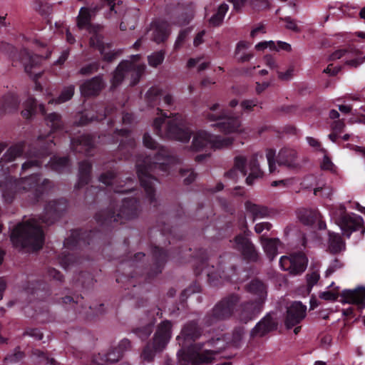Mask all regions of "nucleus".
I'll use <instances>...</instances> for the list:
<instances>
[{"label": "nucleus", "instance_id": "1", "mask_svg": "<svg viewBox=\"0 0 365 365\" xmlns=\"http://www.w3.org/2000/svg\"><path fill=\"white\" fill-rule=\"evenodd\" d=\"M143 141L146 148L158 150L155 162L151 163V159L149 157L143 159L140 158L136 162L137 173L141 186L144 188L147 197L152 203L155 200V185L157 179L153 178L150 173H155L158 168L164 170L165 165L170 162V155L164 148L160 147L148 133L144 134Z\"/></svg>", "mask_w": 365, "mask_h": 365}, {"label": "nucleus", "instance_id": "2", "mask_svg": "<svg viewBox=\"0 0 365 365\" xmlns=\"http://www.w3.org/2000/svg\"><path fill=\"white\" fill-rule=\"evenodd\" d=\"M11 240L16 247L38 250L43 245L44 234L38 220L31 218L14 229Z\"/></svg>", "mask_w": 365, "mask_h": 365}, {"label": "nucleus", "instance_id": "3", "mask_svg": "<svg viewBox=\"0 0 365 365\" xmlns=\"http://www.w3.org/2000/svg\"><path fill=\"white\" fill-rule=\"evenodd\" d=\"M49 182L47 179L41 180L38 175H31L19 179L9 178L2 187V195L6 202H11L16 194L31 192L34 200H37Z\"/></svg>", "mask_w": 365, "mask_h": 365}, {"label": "nucleus", "instance_id": "4", "mask_svg": "<svg viewBox=\"0 0 365 365\" xmlns=\"http://www.w3.org/2000/svg\"><path fill=\"white\" fill-rule=\"evenodd\" d=\"M210 344L215 349L212 350H204L200 352L202 346L195 344L187 350L181 349L178 351L177 356L180 365H200L202 364H210L213 361L215 356L220 353L227 346V343L223 338L212 339Z\"/></svg>", "mask_w": 365, "mask_h": 365}, {"label": "nucleus", "instance_id": "5", "mask_svg": "<svg viewBox=\"0 0 365 365\" xmlns=\"http://www.w3.org/2000/svg\"><path fill=\"white\" fill-rule=\"evenodd\" d=\"M156 118L153 122V127L158 135L163 138L176 140L182 143L188 142L190 138V132L185 127L184 119L181 115L175 114L167 120L165 130H161V126L168 115L163 113Z\"/></svg>", "mask_w": 365, "mask_h": 365}, {"label": "nucleus", "instance_id": "6", "mask_svg": "<svg viewBox=\"0 0 365 365\" xmlns=\"http://www.w3.org/2000/svg\"><path fill=\"white\" fill-rule=\"evenodd\" d=\"M139 211V205L137 200L134 198H128L124 199L115 210L98 213L96 218L97 221L103 224L111 222L124 223L127 220L136 217Z\"/></svg>", "mask_w": 365, "mask_h": 365}, {"label": "nucleus", "instance_id": "7", "mask_svg": "<svg viewBox=\"0 0 365 365\" xmlns=\"http://www.w3.org/2000/svg\"><path fill=\"white\" fill-rule=\"evenodd\" d=\"M171 323L165 320L160 324L155 334L152 344H148L142 353V358L151 361L157 352L162 351L171 338Z\"/></svg>", "mask_w": 365, "mask_h": 365}, {"label": "nucleus", "instance_id": "8", "mask_svg": "<svg viewBox=\"0 0 365 365\" xmlns=\"http://www.w3.org/2000/svg\"><path fill=\"white\" fill-rule=\"evenodd\" d=\"M239 301L240 297L236 294H231L223 298L205 317V324L212 326L220 321L229 319L234 313V310Z\"/></svg>", "mask_w": 365, "mask_h": 365}, {"label": "nucleus", "instance_id": "9", "mask_svg": "<svg viewBox=\"0 0 365 365\" xmlns=\"http://www.w3.org/2000/svg\"><path fill=\"white\" fill-rule=\"evenodd\" d=\"M145 68L143 64H136L129 61H122L114 71L111 83L113 87L118 86L125 78H130V84L135 85L140 80Z\"/></svg>", "mask_w": 365, "mask_h": 365}, {"label": "nucleus", "instance_id": "10", "mask_svg": "<svg viewBox=\"0 0 365 365\" xmlns=\"http://www.w3.org/2000/svg\"><path fill=\"white\" fill-rule=\"evenodd\" d=\"M251 232L245 231L244 235H237L233 240V248L240 252L243 257L249 261L256 262L259 258L258 252L248 237Z\"/></svg>", "mask_w": 365, "mask_h": 365}, {"label": "nucleus", "instance_id": "11", "mask_svg": "<svg viewBox=\"0 0 365 365\" xmlns=\"http://www.w3.org/2000/svg\"><path fill=\"white\" fill-rule=\"evenodd\" d=\"M279 264L283 270L288 272L290 274L298 275L305 271L307 259L301 253L282 256L280 258Z\"/></svg>", "mask_w": 365, "mask_h": 365}, {"label": "nucleus", "instance_id": "12", "mask_svg": "<svg viewBox=\"0 0 365 365\" xmlns=\"http://www.w3.org/2000/svg\"><path fill=\"white\" fill-rule=\"evenodd\" d=\"M307 307L300 302H292L287 309L284 324L287 329H291L299 324L306 317Z\"/></svg>", "mask_w": 365, "mask_h": 365}, {"label": "nucleus", "instance_id": "13", "mask_svg": "<svg viewBox=\"0 0 365 365\" xmlns=\"http://www.w3.org/2000/svg\"><path fill=\"white\" fill-rule=\"evenodd\" d=\"M277 162L279 165L285 166L290 170H299L302 167L297 150L289 147H284L279 150Z\"/></svg>", "mask_w": 365, "mask_h": 365}, {"label": "nucleus", "instance_id": "14", "mask_svg": "<svg viewBox=\"0 0 365 365\" xmlns=\"http://www.w3.org/2000/svg\"><path fill=\"white\" fill-rule=\"evenodd\" d=\"M263 304L262 301L254 299L242 303L238 312L239 319L244 323H247L262 311Z\"/></svg>", "mask_w": 365, "mask_h": 365}, {"label": "nucleus", "instance_id": "15", "mask_svg": "<svg viewBox=\"0 0 365 365\" xmlns=\"http://www.w3.org/2000/svg\"><path fill=\"white\" fill-rule=\"evenodd\" d=\"M364 220L362 217L356 214L351 213L344 215L337 220V225L341 227L344 235L350 237L353 231H356L362 227Z\"/></svg>", "mask_w": 365, "mask_h": 365}, {"label": "nucleus", "instance_id": "16", "mask_svg": "<svg viewBox=\"0 0 365 365\" xmlns=\"http://www.w3.org/2000/svg\"><path fill=\"white\" fill-rule=\"evenodd\" d=\"M66 208V202L64 200L49 202L44 209L43 215L41 217V222L52 224L58 215Z\"/></svg>", "mask_w": 365, "mask_h": 365}, {"label": "nucleus", "instance_id": "17", "mask_svg": "<svg viewBox=\"0 0 365 365\" xmlns=\"http://www.w3.org/2000/svg\"><path fill=\"white\" fill-rule=\"evenodd\" d=\"M213 126L218 128L220 131L226 134L245 132L239 117L228 116L227 114L221 121L214 124Z\"/></svg>", "mask_w": 365, "mask_h": 365}, {"label": "nucleus", "instance_id": "18", "mask_svg": "<svg viewBox=\"0 0 365 365\" xmlns=\"http://www.w3.org/2000/svg\"><path fill=\"white\" fill-rule=\"evenodd\" d=\"M19 57L25 72L29 75L34 74L35 76H38V74L36 73L34 70L40 66L43 59L42 57L33 54L26 48L21 50Z\"/></svg>", "mask_w": 365, "mask_h": 365}, {"label": "nucleus", "instance_id": "19", "mask_svg": "<svg viewBox=\"0 0 365 365\" xmlns=\"http://www.w3.org/2000/svg\"><path fill=\"white\" fill-rule=\"evenodd\" d=\"M277 320L272 317L271 314H267L252 329L250 332L251 336H264L267 333L275 330L277 328Z\"/></svg>", "mask_w": 365, "mask_h": 365}, {"label": "nucleus", "instance_id": "20", "mask_svg": "<svg viewBox=\"0 0 365 365\" xmlns=\"http://www.w3.org/2000/svg\"><path fill=\"white\" fill-rule=\"evenodd\" d=\"M213 135L204 130H198L193 133L191 149L200 151L212 148Z\"/></svg>", "mask_w": 365, "mask_h": 365}, {"label": "nucleus", "instance_id": "21", "mask_svg": "<svg viewBox=\"0 0 365 365\" xmlns=\"http://www.w3.org/2000/svg\"><path fill=\"white\" fill-rule=\"evenodd\" d=\"M297 217L301 222L306 225H311L319 222V228L325 229L326 224L321 221V215L317 210L300 208L297 212Z\"/></svg>", "mask_w": 365, "mask_h": 365}, {"label": "nucleus", "instance_id": "22", "mask_svg": "<svg viewBox=\"0 0 365 365\" xmlns=\"http://www.w3.org/2000/svg\"><path fill=\"white\" fill-rule=\"evenodd\" d=\"M92 17V14L89 13V10L86 6L81 7L77 17V26L79 29H86L92 34L91 36H94L96 34H100L101 27L91 24V20Z\"/></svg>", "mask_w": 365, "mask_h": 365}, {"label": "nucleus", "instance_id": "23", "mask_svg": "<svg viewBox=\"0 0 365 365\" xmlns=\"http://www.w3.org/2000/svg\"><path fill=\"white\" fill-rule=\"evenodd\" d=\"M104 87L102 76H97L86 81L81 86V94L84 96L97 95Z\"/></svg>", "mask_w": 365, "mask_h": 365}, {"label": "nucleus", "instance_id": "24", "mask_svg": "<svg viewBox=\"0 0 365 365\" xmlns=\"http://www.w3.org/2000/svg\"><path fill=\"white\" fill-rule=\"evenodd\" d=\"M152 39L157 43L165 41L170 34L169 24L163 21H158L152 24Z\"/></svg>", "mask_w": 365, "mask_h": 365}, {"label": "nucleus", "instance_id": "25", "mask_svg": "<svg viewBox=\"0 0 365 365\" xmlns=\"http://www.w3.org/2000/svg\"><path fill=\"white\" fill-rule=\"evenodd\" d=\"M90 46L98 48L103 55V60L108 62L112 61L115 57V53L110 50V46L104 44L101 34L91 36Z\"/></svg>", "mask_w": 365, "mask_h": 365}, {"label": "nucleus", "instance_id": "26", "mask_svg": "<svg viewBox=\"0 0 365 365\" xmlns=\"http://www.w3.org/2000/svg\"><path fill=\"white\" fill-rule=\"evenodd\" d=\"M259 158L263 159L262 155L255 153L251 157L249 161L250 173L248 177L246 178V182L247 185H251L253 183L255 179L261 178L263 175V171L259 168Z\"/></svg>", "mask_w": 365, "mask_h": 365}, {"label": "nucleus", "instance_id": "27", "mask_svg": "<svg viewBox=\"0 0 365 365\" xmlns=\"http://www.w3.org/2000/svg\"><path fill=\"white\" fill-rule=\"evenodd\" d=\"M247 159L242 155H237L235 158L234 167L225 173V176L229 179L236 180L238 178V172L242 176L247 175L246 170Z\"/></svg>", "mask_w": 365, "mask_h": 365}, {"label": "nucleus", "instance_id": "28", "mask_svg": "<svg viewBox=\"0 0 365 365\" xmlns=\"http://www.w3.org/2000/svg\"><path fill=\"white\" fill-rule=\"evenodd\" d=\"M247 289L252 295L255 301L264 302L267 297V289L262 282L257 279L251 281L247 285Z\"/></svg>", "mask_w": 365, "mask_h": 365}, {"label": "nucleus", "instance_id": "29", "mask_svg": "<svg viewBox=\"0 0 365 365\" xmlns=\"http://www.w3.org/2000/svg\"><path fill=\"white\" fill-rule=\"evenodd\" d=\"M94 146L93 137L90 135H81L76 140L72 142L73 149L76 152H85L89 155L91 149Z\"/></svg>", "mask_w": 365, "mask_h": 365}, {"label": "nucleus", "instance_id": "30", "mask_svg": "<svg viewBox=\"0 0 365 365\" xmlns=\"http://www.w3.org/2000/svg\"><path fill=\"white\" fill-rule=\"evenodd\" d=\"M226 115V111L221 108L218 103L208 106L207 110L204 111L203 116L208 122L221 121Z\"/></svg>", "mask_w": 365, "mask_h": 365}, {"label": "nucleus", "instance_id": "31", "mask_svg": "<svg viewBox=\"0 0 365 365\" xmlns=\"http://www.w3.org/2000/svg\"><path fill=\"white\" fill-rule=\"evenodd\" d=\"M200 336L201 330L197 324L194 322H190L183 327L180 336H178V339H183L184 340L195 341Z\"/></svg>", "mask_w": 365, "mask_h": 365}, {"label": "nucleus", "instance_id": "32", "mask_svg": "<svg viewBox=\"0 0 365 365\" xmlns=\"http://www.w3.org/2000/svg\"><path fill=\"white\" fill-rule=\"evenodd\" d=\"M260 242L264 252L270 260H273L277 255V250L279 245V240L276 238H267L260 237Z\"/></svg>", "mask_w": 365, "mask_h": 365}, {"label": "nucleus", "instance_id": "33", "mask_svg": "<svg viewBox=\"0 0 365 365\" xmlns=\"http://www.w3.org/2000/svg\"><path fill=\"white\" fill-rule=\"evenodd\" d=\"M245 206L247 212L252 215L253 220L257 218H263L270 216L271 212L266 206L255 204L251 201L245 202Z\"/></svg>", "mask_w": 365, "mask_h": 365}, {"label": "nucleus", "instance_id": "34", "mask_svg": "<svg viewBox=\"0 0 365 365\" xmlns=\"http://www.w3.org/2000/svg\"><path fill=\"white\" fill-rule=\"evenodd\" d=\"M341 296L349 304H361L365 300V288L359 287L353 290H344Z\"/></svg>", "mask_w": 365, "mask_h": 365}, {"label": "nucleus", "instance_id": "35", "mask_svg": "<svg viewBox=\"0 0 365 365\" xmlns=\"http://www.w3.org/2000/svg\"><path fill=\"white\" fill-rule=\"evenodd\" d=\"M121 356V351L114 348L109 350L106 354H99L95 361L98 365H110L117 362Z\"/></svg>", "mask_w": 365, "mask_h": 365}, {"label": "nucleus", "instance_id": "36", "mask_svg": "<svg viewBox=\"0 0 365 365\" xmlns=\"http://www.w3.org/2000/svg\"><path fill=\"white\" fill-rule=\"evenodd\" d=\"M115 1L116 0H101L96 4H92L90 6L87 7L89 10V13L92 14V16H95L96 14L102 9L103 4H106L109 6L110 11L107 15V18H112L114 14L118 13L115 9Z\"/></svg>", "mask_w": 365, "mask_h": 365}, {"label": "nucleus", "instance_id": "37", "mask_svg": "<svg viewBox=\"0 0 365 365\" xmlns=\"http://www.w3.org/2000/svg\"><path fill=\"white\" fill-rule=\"evenodd\" d=\"M91 164L88 161H83L79 164L78 180L76 187L78 188L88 184L91 179Z\"/></svg>", "mask_w": 365, "mask_h": 365}, {"label": "nucleus", "instance_id": "38", "mask_svg": "<svg viewBox=\"0 0 365 365\" xmlns=\"http://www.w3.org/2000/svg\"><path fill=\"white\" fill-rule=\"evenodd\" d=\"M23 153V146L21 144H16L11 146L1 158V163H8L14 161L20 157Z\"/></svg>", "mask_w": 365, "mask_h": 365}, {"label": "nucleus", "instance_id": "39", "mask_svg": "<svg viewBox=\"0 0 365 365\" xmlns=\"http://www.w3.org/2000/svg\"><path fill=\"white\" fill-rule=\"evenodd\" d=\"M329 249L331 252L338 253L344 249L345 244L339 234L329 232Z\"/></svg>", "mask_w": 365, "mask_h": 365}, {"label": "nucleus", "instance_id": "40", "mask_svg": "<svg viewBox=\"0 0 365 365\" xmlns=\"http://www.w3.org/2000/svg\"><path fill=\"white\" fill-rule=\"evenodd\" d=\"M228 9L229 6L227 4H221L218 6L216 13L214 14L209 19V24L212 26H218L221 25Z\"/></svg>", "mask_w": 365, "mask_h": 365}, {"label": "nucleus", "instance_id": "41", "mask_svg": "<svg viewBox=\"0 0 365 365\" xmlns=\"http://www.w3.org/2000/svg\"><path fill=\"white\" fill-rule=\"evenodd\" d=\"M19 105L18 97L15 95L9 94L3 98L2 109L4 112L11 113L15 111Z\"/></svg>", "mask_w": 365, "mask_h": 365}, {"label": "nucleus", "instance_id": "42", "mask_svg": "<svg viewBox=\"0 0 365 365\" xmlns=\"http://www.w3.org/2000/svg\"><path fill=\"white\" fill-rule=\"evenodd\" d=\"M75 87L73 85L63 88L59 96L48 101L49 104H61L63 103L73 97L74 94Z\"/></svg>", "mask_w": 365, "mask_h": 365}, {"label": "nucleus", "instance_id": "43", "mask_svg": "<svg viewBox=\"0 0 365 365\" xmlns=\"http://www.w3.org/2000/svg\"><path fill=\"white\" fill-rule=\"evenodd\" d=\"M45 120L53 131L61 129L63 126V122L59 113H51L46 117Z\"/></svg>", "mask_w": 365, "mask_h": 365}, {"label": "nucleus", "instance_id": "44", "mask_svg": "<svg viewBox=\"0 0 365 365\" xmlns=\"http://www.w3.org/2000/svg\"><path fill=\"white\" fill-rule=\"evenodd\" d=\"M234 141L232 137L215 136L212 138V148L220 149L230 147Z\"/></svg>", "mask_w": 365, "mask_h": 365}, {"label": "nucleus", "instance_id": "45", "mask_svg": "<svg viewBox=\"0 0 365 365\" xmlns=\"http://www.w3.org/2000/svg\"><path fill=\"white\" fill-rule=\"evenodd\" d=\"M51 168L52 170L56 172H62L64 170L68 165V160L66 157L63 158H53L51 161Z\"/></svg>", "mask_w": 365, "mask_h": 365}, {"label": "nucleus", "instance_id": "46", "mask_svg": "<svg viewBox=\"0 0 365 365\" xmlns=\"http://www.w3.org/2000/svg\"><path fill=\"white\" fill-rule=\"evenodd\" d=\"M81 245L80 232L78 231L73 232L71 235L64 241L65 248L69 250H72L78 246H81Z\"/></svg>", "mask_w": 365, "mask_h": 365}, {"label": "nucleus", "instance_id": "47", "mask_svg": "<svg viewBox=\"0 0 365 365\" xmlns=\"http://www.w3.org/2000/svg\"><path fill=\"white\" fill-rule=\"evenodd\" d=\"M247 48V44L244 41H240L237 44L235 54L237 58L238 61L240 62H246L249 61L252 57V54L250 53L240 54V52L243 50H245Z\"/></svg>", "mask_w": 365, "mask_h": 365}, {"label": "nucleus", "instance_id": "48", "mask_svg": "<svg viewBox=\"0 0 365 365\" xmlns=\"http://www.w3.org/2000/svg\"><path fill=\"white\" fill-rule=\"evenodd\" d=\"M24 109L21 111V114L24 118L29 119L31 118L35 113L36 110V102L34 98H29L24 103Z\"/></svg>", "mask_w": 365, "mask_h": 365}, {"label": "nucleus", "instance_id": "49", "mask_svg": "<svg viewBox=\"0 0 365 365\" xmlns=\"http://www.w3.org/2000/svg\"><path fill=\"white\" fill-rule=\"evenodd\" d=\"M165 52L163 50L154 52L148 56V64L152 67L160 65L165 58Z\"/></svg>", "mask_w": 365, "mask_h": 365}, {"label": "nucleus", "instance_id": "50", "mask_svg": "<svg viewBox=\"0 0 365 365\" xmlns=\"http://www.w3.org/2000/svg\"><path fill=\"white\" fill-rule=\"evenodd\" d=\"M65 251L59 257V263L64 269H68L78 262V259L73 254L67 253Z\"/></svg>", "mask_w": 365, "mask_h": 365}, {"label": "nucleus", "instance_id": "51", "mask_svg": "<svg viewBox=\"0 0 365 365\" xmlns=\"http://www.w3.org/2000/svg\"><path fill=\"white\" fill-rule=\"evenodd\" d=\"M249 5L255 11H263L270 7V3L268 0H251Z\"/></svg>", "mask_w": 365, "mask_h": 365}, {"label": "nucleus", "instance_id": "52", "mask_svg": "<svg viewBox=\"0 0 365 365\" xmlns=\"http://www.w3.org/2000/svg\"><path fill=\"white\" fill-rule=\"evenodd\" d=\"M275 158L276 154L274 150L268 149L266 150V158L268 163L269 171L270 173H274L277 170Z\"/></svg>", "mask_w": 365, "mask_h": 365}, {"label": "nucleus", "instance_id": "53", "mask_svg": "<svg viewBox=\"0 0 365 365\" xmlns=\"http://www.w3.org/2000/svg\"><path fill=\"white\" fill-rule=\"evenodd\" d=\"M116 174L114 171H108L99 176V181L106 185H113L115 181Z\"/></svg>", "mask_w": 365, "mask_h": 365}, {"label": "nucleus", "instance_id": "54", "mask_svg": "<svg viewBox=\"0 0 365 365\" xmlns=\"http://www.w3.org/2000/svg\"><path fill=\"white\" fill-rule=\"evenodd\" d=\"M353 53L355 58L354 59L346 61L345 65L352 68H357L364 62L365 58L361 57V52L359 50L354 51Z\"/></svg>", "mask_w": 365, "mask_h": 365}, {"label": "nucleus", "instance_id": "55", "mask_svg": "<svg viewBox=\"0 0 365 365\" xmlns=\"http://www.w3.org/2000/svg\"><path fill=\"white\" fill-rule=\"evenodd\" d=\"M331 215L336 221V223L337 224V220L340 217H342L344 215H348L349 214L346 213V207L344 205H339L335 207H332L330 210Z\"/></svg>", "mask_w": 365, "mask_h": 365}, {"label": "nucleus", "instance_id": "56", "mask_svg": "<svg viewBox=\"0 0 365 365\" xmlns=\"http://www.w3.org/2000/svg\"><path fill=\"white\" fill-rule=\"evenodd\" d=\"M98 68L99 63L98 62H93L82 67L79 71V73L83 76H88L96 72Z\"/></svg>", "mask_w": 365, "mask_h": 365}, {"label": "nucleus", "instance_id": "57", "mask_svg": "<svg viewBox=\"0 0 365 365\" xmlns=\"http://www.w3.org/2000/svg\"><path fill=\"white\" fill-rule=\"evenodd\" d=\"M315 195H320L323 197L330 198L333 194V189L329 186L317 187L314 190Z\"/></svg>", "mask_w": 365, "mask_h": 365}, {"label": "nucleus", "instance_id": "58", "mask_svg": "<svg viewBox=\"0 0 365 365\" xmlns=\"http://www.w3.org/2000/svg\"><path fill=\"white\" fill-rule=\"evenodd\" d=\"M180 173L182 177L184 178L185 183L187 185L192 182L196 177V175L194 173V171L190 169H181Z\"/></svg>", "mask_w": 365, "mask_h": 365}, {"label": "nucleus", "instance_id": "59", "mask_svg": "<svg viewBox=\"0 0 365 365\" xmlns=\"http://www.w3.org/2000/svg\"><path fill=\"white\" fill-rule=\"evenodd\" d=\"M307 286L309 289L317 283L319 279V273L318 271H313L310 273H308L306 276Z\"/></svg>", "mask_w": 365, "mask_h": 365}, {"label": "nucleus", "instance_id": "60", "mask_svg": "<svg viewBox=\"0 0 365 365\" xmlns=\"http://www.w3.org/2000/svg\"><path fill=\"white\" fill-rule=\"evenodd\" d=\"M245 334V329L242 327H237L234 329L232 333V342L237 346Z\"/></svg>", "mask_w": 365, "mask_h": 365}, {"label": "nucleus", "instance_id": "61", "mask_svg": "<svg viewBox=\"0 0 365 365\" xmlns=\"http://www.w3.org/2000/svg\"><path fill=\"white\" fill-rule=\"evenodd\" d=\"M160 95L161 90L157 87L150 88L146 93L147 98L150 101H155L158 98L161 99Z\"/></svg>", "mask_w": 365, "mask_h": 365}, {"label": "nucleus", "instance_id": "62", "mask_svg": "<svg viewBox=\"0 0 365 365\" xmlns=\"http://www.w3.org/2000/svg\"><path fill=\"white\" fill-rule=\"evenodd\" d=\"M259 104V101L257 98L250 99V100H245L242 101L240 103V106L242 109L245 110L251 111L253 108Z\"/></svg>", "mask_w": 365, "mask_h": 365}, {"label": "nucleus", "instance_id": "63", "mask_svg": "<svg viewBox=\"0 0 365 365\" xmlns=\"http://www.w3.org/2000/svg\"><path fill=\"white\" fill-rule=\"evenodd\" d=\"M42 164V161L38 159H31L22 164L21 169L26 171L32 168H37Z\"/></svg>", "mask_w": 365, "mask_h": 365}, {"label": "nucleus", "instance_id": "64", "mask_svg": "<svg viewBox=\"0 0 365 365\" xmlns=\"http://www.w3.org/2000/svg\"><path fill=\"white\" fill-rule=\"evenodd\" d=\"M286 23L285 27L287 29L292 30L295 32H299L300 29L297 25L296 21L289 16L282 19Z\"/></svg>", "mask_w": 365, "mask_h": 365}]
</instances>
